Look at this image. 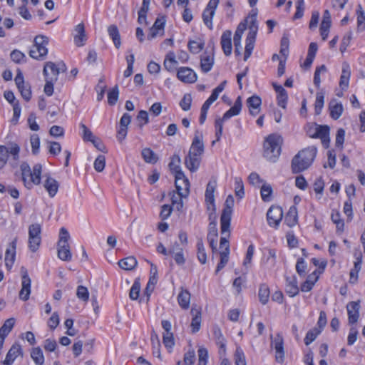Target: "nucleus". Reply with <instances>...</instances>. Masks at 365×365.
Masks as SVG:
<instances>
[{
    "instance_id": "aec40b11",
    "label": "nucleus",
    "mask_w": 365,
    "mask_h": 365,
    "mask_svg": "<svg viewBox=\"0 0 365 365\" xmlns=\"http://www.w3.org/2000/svg\"><path fill=\"white\" fill-rule=\"evenodd\" d=\"M222 51L225 56H229L232 53V31L226 30L221 36L220 41Z\"/></svg>"
},
{
    "instance_id": "13d9d810",
    "label": "nucleus",
    "mask_w": 365,
    "mask_h": 365,
    "mask_svg": "<svg viewBox=\"0 0 365 365\" xmlns=\"http://www.w3.org/2000/svg\"><path fill=\"white\" fill-rule=\"evenodd\" d=\"M241 31H235L233 41H234V46H235V53L236 55H240L241 54V49H242V45H241V38L242 36L240 35Z\"/></svg>"
},
{
    "instance_id": "680f3d73",
    "label": "nucleus",
    "mask_w": 365,
    "mask_h": 365,
    "mask_svg": "<svg viewBox=\"0 0 365 365\" xmlns=\"http://www.w3.org/2000/svg\"><path fill=\"white\" fill-rule=\"evenodd\" d=\"M357 25L359 29L364 30L365 29V14L360 4L358 5L357 10Z\"/></svg>"
},
{
    "instance_id": "3c124183",
    "label": "nucleus",
    "mask_w": 365,
    "mask_h": 365,
    "mask_svg": "<svg viewBox=\"0 0 365 365\" xmlns=\"http://www.w3.org/2000/svg\"><path fill=\"white\" fill-rule=\"evenodd\" d=\"M289 38L287 36L284 35L280 42V53L285 59H287L289 54Z\"/></svg>"
},
{
    "instance_id": "423d86ee",
    "label": "nucleus",
    "mask_w": 365,
    "mask_h": 365,
    "mask_svg": "<svg viewBox=\"0 0 365 365\" xmlns=\"http://www.w3.org/2000/svg\"><path fill=\"white\" fill-rule=\"evenodd\" d=\"M234 205V198L232 195H228L225 202V207L220 217L221 232L225 234L230 227V222L232 213V207Z\"/></svg>"
},
{
    "instance_id": "a878e982",
    "label": "nucleus",
    "mask_w": 365,
    "mask_h": 365,
    "mask_svg": "<svg viewBox=\"0 0 365 365\" xmlns=\"http://www.w3.org/2000/svg\"><path fill=\"white\" fill-rule=\"evenodd\" d=\"M286 292L292 297L298 294L299 287L295 276L286 277Z\"/></svg>"
},
{
    "instance_id": "1a4fd4ad",
    "label": "nucleus",
    "mask_w": 365,
    "mask_h": 365,
    "mask_svg": "<svg viewBox=\"0 0 365 365\" xmlns=\"http://www.w3.org/2000/svg\"><path fill=\"white\" fill-rule=\"evenodd\" d=\"M219 3L220 0H210L202 14L204 24L210 30L213 28L212 19L215 14V11Z\"/></svg>"
},
{
    "instance_id": "a18cd8bd",
    "label": "nucleus",
    "mask_w": 365,
    "mask_h": 365,
    "mask_svg": "<svg viewBox=\"0 0 365 365\" xmlns=\"http://www.w3.org/2000/svg\"><path fill=\"white\" fill-rule=\"evenodd\" d=\"M31 357L36 365H42L44 362V356L40 347H36L31 350Z\"/></svg>"
},
{
    "instance_id": "9b49d317",
    "label": "nucleus",
    "mask_w": 365,
    "mask_h": 365,
    "mask_svg": "<svg viewBox=\"0 0 365 365\" xmlns=\"http://www.w3.org/2000/svg\"><path fill=\"white\" fill-rule=\"evenodd\" d=\"M271 346L275 351V359L282 364L284 359V339L281 333H277L274 339L271 341Z\"/></svg>"
},
{
    "instance_id": "c03bdc74",
    "label": "nucleus",
    "mask_w": 365,
    "mask_h": 365,
    "mask_svg": "<svg viewBox=\"0 0 365 365\" xmlns=\"http://www.w3.org/2000/svg\"><path fill=\"white\" fill-rule=\"evenodd\" d=\"M250 19L249 33L247 36H256L258 31V25L257 21V13L250 14L248 17Z\"/></svg>"
},
{
    "instance_id": "603ef678",
    "label": "nucleus",
    "mask_w": 365,
    "mask_h": 365,
    "mask_svg": "<svg viewBox=\"0 0 365 365\" xmlns=\"http://www.w3.org/2000/svg\"><path fill=\"white\" fill-rule=\"evenodd\" d=\"M321 332V329H319L318 328L316 327L308 331L304 338V344L307 346L309 345L312 341L315 340V339Z\"/></svg>"
},
{
    "instance_id": "69168bd1",
    "label": "nucleus",
    "mask_w": 365,
    "mask_h": 365,
    "mask_svg": "<svg viewBox=\"0 0 365 365\" xmlns=\"http://www.w3.org/2000/svg\"><path fill=\"white\" fill-rule=\"evenodd\" d=\"M198 353V363L197 365H207L208 352L207 349L201 347L197 351Z\"/></svg>"
},
{
    "instance_id": "412c9836",
    "label": "nucleus",
    "mask_w": 365,
    "mask_h": 365,
    "mask_svg": "<svg viewBox=\"0 0 365 365\" xmlns=\"http://www.w3.org/2000/svg\"><path fill=\"white\" fill-rule=\"evenodd\" d=\"M272 86L277 93V105L284 109L286 108L288 100V94L287 91L282 86L278 85L276 83H272Z\"/></svg>"
},
{
    "instance_id": "e2e57ef3",
    "label": "nucleus",
    "mask_w": 365,
    "mask_h": 365,
    "mask_svg": "<svg viewBox=\"0 0 365 365\" xmlns=\"http://www.w3.org/2000/svg\"><path fill=\"white\" fill-rule=\"evenodd\" d=\"M316 135L314 138H324L329 135V128L327 125H320L317 124Z\"/></svg>"
},
{
    "instance_id": "7ed1b4c3",
    "label": "nucleus",
    "mask_w": 365,
    "mask_h": 365,
    "mask_svg": "<svg viewBox=\"0 0 365 365\" xmlns=\"http://www.w3.org/2000/svg\"><path fill=\"white\" fill-rule=\"evenodd\" d=\"M20 170L24 184L28 189L32 188L34 185H39L41 183L42 171V165L41 164L37 163L34 165L31 170L27 163H22L20 165Z\"/></svg>"
},
{
    "instance_id": "2eb2a0df",
    "label": "nucleus",
    "mask_w": 365,
    "mask_h": 365,
    "mask_svg": "<svg viewBox=\"0 0 365 365\" xmlns=\"http://www.w3.org/2000/svg\"><path fill=\"white\" fill-rule=\"evenodd\" d=\"M346 309L349 324H356L359 317L360 302H351L347 304Z\"/></svg>"
},
{
    "instance_id": "4c0bfd02",
    "label": "nucleus",
    "mask_w": 365,
    "mask_h": 365,
    "mask_svg": "<svg viewBox=\"0 0 365 365\" xmlns=\"http://www.w3.org/2000/svg\"><path fill=\"white\" fill-rule=\"evenodd\" d=\"M137 264L138 262L133 256L125 257L118 262L119 267L125 270H132Z\"/></svg>"
},
{
    "instance_id": "37998d69",
    "label": "nucleus",
    "mask_w": 365,
    "mask_h": 365,
    "mask_svg": "<svg viewBox=\"0 0 365 365\" xmlns=\"http://www.w3.org/2000/svg\"><path fill=\"white\" fill-rule=\"evenodd\" d=\"M15 324V319L9 318L6 319L1 328L0 329V336H4L5 339L6 336L9 334V332L12 330L13 327Z\"/></svg>"
},
{
    "instance_id": "2f4dec72",
    "label": "nucleus",
    "mask_w": 365,
    "mask_h": 365,
    "mask_svg": "<svg viewBox=\"0 0 365 365\" xmlns=\"http://www.w3.org/2000/svg\"><path fill=\"white\" fill-rule=\"evenodd\" d=\"M43 187L48 192L50 197L56 195L58 189V182L53 178L48 177L44 182Z\"/></svg>"
},
{
    "instance_id": "a211bd4d",
    "label": "nucleus",
    "mask_w": 365,
    "mask_h": 365,
    "mask_svg": "<svg viewBox=\"0 0 365 365\" xmlns=\"http://www.w3.org/2000/svg\"><path fill=\"white\" fill-rule=\"evenodd\" d=\"M218 232L217 222L215 220L211 221L208 225L207 240L212 252L217 251V241Z\"/></svg>"
},
{
    "instance_id": "052dcab7",
    "label": "nucleus",
    "mask_w": 365,
    "mask_h": 365,
    "mask_svg": "<svg viewBox=\"0 0 365 365\" xmlns=\"http://www.w3.org/2000/svg\"><path fill=\"white\" fill-rule=\"evenodd\" d=\"M213 335L216 340L217 344L221 348L225 346V339L223 336L221 329L219 327H215L213 330Z\"/></svg>"
},
{
    "instance_id": "8fccbe9b",
    "label": "nucleus",
    "mask_w": 365,
    "mask_h": 365,
    "mask_svg": "<svg viewBox=\"0 0 365 365\" xmlns=\"http://www.w3.org/2000/svg\"><path fill=\"white\" fill-rule=\"evenodd\" d=\"M222 237L220 238V249L221 250L220 252H230V243L228 241V238L230 236V227L228 228V230L226 233L223 234L221 232Z\"/></svg>"
},
{
    "instance_id": "f03ea898",
    "label": "nucleus",
    "mask_w": 365,
    "mask_h": 365,
    "mask_svg": "<svg viewBox=\"0 0 365 365\" xmlns=\"http://www.w3.org/2000/svg\"><path fill=\"white\" fill-rule=\"evenodd\" d=\"M282 138L277 134H270L263 144V156L270 162H276L281 154Z\"/></svg>"
},
{
    "instance_id": "864d4df0",
    "label": "nucleus",
    "mask_w": 365,
    "mask_h": 365,
    "mask_svg": "<svg viewBox=\"0 0 365 365\" xmlns=\"http://www.w3.org/2000/svg\"><path fill=\"white\" fill-rule=\"evenodd\" d=\"M180 158L178 155H173L169 163V168L171 170L175 172V175L178 172H182L180 167Z\"/></svg>"
},
{
    "instance_id": "f3484780",
    "label": "nucleus",
    "mask_w": 365,
    "mask_h": 365,
    "mask_svg": "<svg viewBox=\"0 0 365 365\" xmlns=\"http://www.w3.org/2000/svg\"><path fill=\"white\" fill-rule=\"evenodd\" d=\"M23 351L21 345L14 344L6 354L4 361L0 362V365H12L18 356L22 355Z\"/></svg>"
},
{
    "instance_id": "a19ab883",
    "label": "nucleus",
    "mask_w": 365,
    "mask_h": 365,
    "mask_svg": "<svg viewBox=\"0 0 365 365\" xmlns=\"http://www.w3.org/2000/svg\"><path fill=\"white\" fill-rule=\"evenodd\" d=\"M256 36H247L244 61H247L251 56L255 47Z\"/></svg>"
},
{
    "instance_id": "6e6552de",
    "label": "nucleus",
    "mask_w": 365,
    "mask_h": 365,
    "mask_svg": "<svg viewBox=\"0 0 365 365\" xmlns=\"http://www.w3.org/2000/svg\"><path fill=\"white\" fill-rule=\"evenodd\" d=\"M66 69V67L63 63L56 64L53 62L48 61L46 63L43 68L45 79L56 81L60 72H64Z\"/></svg>"
},
{
    "instance_id": "c756f323",
    "label": "nucleus",
    "mask_w": 365,
    "mask_h": 365,
    "mask_svg": "<svg viewBox=\"0 0 365 365\" xmlns=\"http://www.w3.org/2000/svg\"><path fill=\"white\" fill-rule=\"evenodd\" d=\"M214 64V58L213 55H209L206 52H205L200 58V67L202 71L204 73L209 72Z\"/></svg>"
},
{
    "instance_id": "cd10ccee",
    "label": "nucleus",
    "mask_w": 365,
    "mask_h": 365,
    "mask_svg": "<svg viewBox=\"0 0 365 365\" xmlns=\"http://www.w3.org/2000/svg\"><path fill=\"white\" fill-rule=\"evenodd\" d=\"M197 133L193 138L189 152H192L197 155L202 156L204 153V145L202 140V135Z\"/></svg>"
},
{
    "instance_id": "5701e85b",
    "label": "nucleus",
    "mask_w": 365,
    "mask_h": 365,
    "mask_svg": "<svg viewBox=\"0 0 365 365\" xmlns=\"http://www.w3.org/2000/svg\"><path fill=\"white\" fill-rule=\"evenodd\" d=\"M192 316L191 322L192 332L196 333L200 329L201 324V309L200 308L192 307L190 311Z\"/></svg>"
},
{
    "instance_id": "473e14b6",
    "label": "nucleus",
    "mask_w": 365,
    "mask_h": 365,
    "mask_svg": "<svg viewBox=\"0 0 365 365\" xmlns=\"http://www.w3.org/2000/svg\"><path fill=\"white\" fill-rule=\"evenodd\" d=\"M178 64V62L175 59V55L174 52H168L165 56V58L163 62L165 68L169 72H173Z\"/></svg>"
},
{
    "instance_id": "4be33fe9",
    "label": "nucleus",
    "mask_w": 365,
    "mask_h": 365,
    "mask_svg": "<svg viewBox=\"0 0 365 365\" xmlns=\"http://www.w3.org/2000/svg\"><path fill=\"white\" fill-rule=\"evenodd\" d=\"M21 286L19 297L21 299L26 301L29 299L31 293V279L26 272L22 275Z\"/></svg>"
},
{
    "instance_id": "09e8293b",
    "label": "nucleus",
    "mask_w": 365,
    "mask_h": 365,
    "mask_svg": "<svg viewBox=\"0 0 365 365\" xmlns=\"http://www.w3.org/2000/svg\"><path fill=\"white\" fill-rule=\"evenodd\" d=\"M197 258L202 264H205L207 261V255L202 239H198L197 242Z\"/></svg>"
},
{
    "instance_id": "de8ad7c7",
    "label": "nucleus",
    "mask_w": 365,
    "mask_h": 365,
    "mask_svg": "<svg viewBox=\"0 0 365 365\" xmlns=\"http://www.w3.org/2000/svg\"><path fill=\"white\" fill-rule=\"evenodd\" d=\"M331 219L336 225V232L341 233L344 229V220L341 219L340 213L339 212H332Z\"/></svg>"
},
{
    "instance_id": "4468645a",
    "label": "nucleus",
    "mask_w": 365,
    "mask_h": 365,
    "mask_svg": "<svg viewBox=\"0 0 365 365\" xmlns=\"http://www.w3.org/2000/svg\"><path fill=\"white\" fill-rule=\"evenodd\" d=\"M165 19L163 16L156 19L154 24L150 29L148 34V39L152 40L158 36H163L165 29Z\"/></svg>"
},
{
    "instance_id": "b1692460",
    "label": "nucleus",
    "mask_w": 365,
    "mask_h": 365,
    "mask_svg": "<svg viewBox=\"0 0 365 365\" xmlns=\"http://www.w3.org/2000/svg\"><path fill=\"white\" fill-rule=\"evenodd\" d=\"M261 104L262 100L258 96H252L247 100V105L249 108L250 113L252 115L258 114Z\"/></svg>"
},
{
    "instance_id": "49530a36",
    "label": "nucleus",
    "mask_w": 365,
    "mask_h": 365,
    "mask_svg": "<svg viewBox=\"0 0 365 365\" xmlns=\"http://www.w3.org/2000/svg\"><path fill=\"white\" fill-rule=\"evenodd\" d=\"M324 103V93L323 91L317 92L314 103V111L316 115H319L322 110Z\"/></svg>"
},
{
    "instance_id": "7c9ffc66",
    "label": "nucleus",
    "mask_w": 365,
    "mask_h": 365,
    "mask_svg": "<svg viewBox=\"0 0 365 365\" xmlns=\"http://www.w3.org/2000/svg\"><path fill=\"white\" fill-rule=\"evenodd\" d=\"M351 75L350 67L347 63L342 65L341 75L340 77L339 86L342 89H346L349 86Z\"/></svg>"
},
{
    "instance_id": "79ce46f5",
    "label": "nucleus",
    "mask_w": 365,
    "mask_h": 365,
    "mask_svg": "<svg viewBox=\"0 0 365 365\" xmlns=\"http://www.w3.org/2000/svg\"><path fill=\"white\" fill-rule=\"evenodd\" d=\"M269 294V289L267 284H262L259 286L258 297L260 302L262 304H266L268 302Z\"/></svg>"
},
{
    "instance_id": "39448f33",
    "label": "nucleus",
    "mask_w": 365,
    "mask_h": 365,
    "mask_svg": "<svg viewBox=\"0 0 365 365\" xmlns=\"http://www.w3.org/2000/svg\"><path fill=\"white\" fill-rule=\"evenodd\" d=\"M48 38L44 36H37L34 41V45L30 50L29 55L31 58L39 60L45 57L48 53L46 46Z\"/></svg>"
},
{
    "instance_id": "5fc2aeb1",
    "label": "nucleus",
    "mask_w": 365,
    "mask_h": 365,
    "mask_svg": "<svg viewBox=\"0 0 365 365\" xmlns=\"http://www.w3.org/2000/svg\"><path fill=\"white\" fill-rule=\"evenodd\" d=\"M261 196L262 199L267 202L270 200V196L272 193V189L270 185L267 183H263L261 187Z\"/></svg>"
},
{
    "instance_id": "c9c22d12",
    "label": "nucleus",
    "mask_w": 365,
    "mask_h": 365,
    "mask_svg": "<svg viewBox=\"0 0 365 365\" xmlns=\"http://www.w3.org/2000/svg\"><path fill=\"white\" fill-rule=\"evenodd\" d=\"M242 109V98L238 96L235 104L223 115V119H229L230 118L237 115L240 113Z\"/></svg>"
},
{
    "instance_id": "0eeeda50",
    "label": "nucleus",
    "mask_w": 365,
    "mask_h": 365,
    "mask_svg": "<svg viewBox=\"0 0 365 365\" xmlns=\"http://www.w3.org/2000/svg\"><path fill=\"white\" fill-rule=\"evenodd\" d=\"M41 232L40 224L34 223L29 227V247L33 252H35L41 245Z\"/></svg>"
},
{
    "instance_id": "f704fd0d",
    "label": "nucleus",
    "mask_w": 365,
    "mask_h": 365,
    "mask_svg": "<svg viewBox=\"0 0 365 365\" xmlns=\"http://www.w3.org/2000/svg\"><path fill=\"white\" fill-rule=\"evenodd\" d=\"M108 33L110 38L113 40L115 46L119 48L121 45L120 35L117 26L112 24L108 27Z\"/></svg>"
},
{
    "instance_id": "e433bc0d",
    "label": "nucleus",
    "mask_w": 365,
    "mask_h": 365,
    "mask_svg": "<svg viewBox=\"0 0 365 365\" xmlns=\"http://www.w3.org/2000/svg\"><path fill=\"white\" fill-rule=\"evenodd\" d=\"M297 220L298 215L297 207L292 206L285 216L284 222L289 227H292L297 223Z\"/></svg>"
},
{
    "instance_id": "9d476101",
    "label": "nucleus",
    "mask_w": 365,
    "mask_h": 365,
    "mask_svg": "<svg viewBox=\"0 0 365 365\" xmlns=\"http://www.w3.org/2000/svg\"><path fill=\"white\" fill-rule=\"evenodd\" d=\"M175 184L177 192L180 197H187L188 195L190 182L182 172H178L175 175Z\"/></svg>"
},
{
    "instance_id": "ddd939ff",
    "label": "nucleus",
    "mask_w": 365,
    "mask_h": 365,
    "mask_svg": "<svg viewBox=\"0 0 365 365\" xmlns=\"http://www.w3.org/2000/svg\"><path fill=\"white\" fill-rule=\"evenodd\" d=\"M178 78L185 83H193L197 81L196 73L189 67H180L177 72Z\"/></svg>"
},
{
    "instance_id": "0e129e2a",
    "label": "nucleus",
    "mask_w": 365,
    "mask_h": 365,
    "mask_svg": "<svg viewBox=\"0 0 365 365\" xmlns=\"http://www.w3.org/2000/svg\"><path fill=\"white\" fill-rule=\"evenodd\" d=\"M30 143L32 148V153L36 155L39 150L40 139L38 134H32L30 137Z\"/></svg>"
},
{
    "instance_id": "774afa93",
    "label": "nucleus",
    "mask_w": 365,
    "mask_h": 365,
    "mask_svg": "<svg viewBox=\"0 0 365 365\" xmlns=\"http://www.w3.org/2000/svg\"><path fill=\"white\" fill-rule=\"evenodd\" d=\"M235 365H246L245 356L241 348L237 347L235 354Z\"/></svg>"
},
{
    "instance_id": "bf43d9fd",
    "label": "nucleus",
    "mask_w": 365,
    "mask_h": 365,
    "mask_svg": "<svg viewBox=\"0 0 365 365\" xmlns=\"http://www.w3.org/2000/svg\"><path fill=\"white\" fill-rule=\"evenodd\" d=\"M76 296L79 299L82 300L83 302H88L89 299V292L88 289L82 285L78 286L77 287Z\"/></svg>"
},
{
    "instance_id": "dca6fc26",
    "label": "nucleus",
    "mask_w": 365,
    "mask_h": 365,
    "mask_svg": "<svg viewBox=\"0 0 365 365\" xmlns=\"http://www.w3.org/2000/svg\"><path fill=\"white\" fill-rule=\"evenodd\" d=\"M17 238L15 237L14 240L9 244V247L5 253V265L8 269H11L16 258V249Z\"/></svg>"
},
{
    "instance_id": "393cba45",
    "label": "nucleus",
    "mask_w": 365,
    "mask_h": 365,
    "mask_svg": "<svg viewBox=\"0 0 365 365\" xmlns=\"http://www.w3.org/2000/svg\"><path fill=\"white\" fill-rule=\"evenodd\" d=\"M217 186V182L215 180L210 181L206 187L205 190V201L208 205L207 208L210 209L209 205H215V196L214 192Z\"/></svg>"
},
{
    "instance_id": "20e7f679",
    "label": "nucleus",
    "mask_w": 365,
    "mask_h": 365,
    "mask_svg": "<svg viewBox=\"0 0 365 365\" xmlns=\"http://www.w3.org/2000/svg\"><path fill=\"white\" fill-rule=\"evenodd\" d=\"M70 235L67 230L61 227L59 233V240L58 242V257L63 261H71L72 255L70 250L68 240Z\"/></svg>"
},
{
    "instance_id": "ea45409f",
    "label": "nucleus",
    "mask_w": 365,
    "mask_h": 365,
    "mask_svg": "<svg viewBox=\"0 0 365 365\" xmlns=\"http://www.w3.org/2000/svg\"><path fill=\"white\" fill-rule=\"evenodd\" d=\"M205 42L198 38L197 40H190L187 43L189 51L192 53H200L204 48Z\"/></svg>"
},
{
    "instance_id": "f8f14e48",
    "label": "nucleus",
    "mask_w": 365,
    "mask_h": 365,
    "mask_svg": "<svg viewBox=\"0 0 365 365\" xmlns=\"http://www.w3.org/2000/svg\"><path fill=\"white\" fill-rule=\"evenodd\" d=\"M283 217L282 209L279 206H272L267 211V219L270 226L277 227Z\"/></svg>"
},
{
    "instance_id": "58836bf2",
    "label": "nucleus",
    "mask_w": 365,
    "mask_h": 365,
    "mask_svg": "<svg viewBox=\"0 0 365 365\" xmlns=\"http://www.w3.org/2000/svg\"><path fill=\"white\" fill-rule=\"evenodd\" d=\"M141 155L147 163L155 164L158 160V155L150 148H143L141 151Z\"/></svg>"
},
{
    "instance_id": "4d7b16f0",
    "label": "nucleus",
    "mask_w": 365,
    "mask_h": 365,
    "mask_svg": "<svg viewBox=\"0 0 365 365\" xmlns=\"http://www.w3.org/2000/svg\"><path fill=\"white\" fill-rule=\"evenodd\" d=\"M140 291V283L136 280L133 284V285L130 288V290L129 297H130V299H132V300L138 299L139 297Z\"/></svg>"
},
{
    "instance_id": "6ab92c4d",
    "label": "nucleus",
    "mask_w": 365,
    "mask_h": 365,
    "mask_svg": "<svg viewBox=\"0 0 365 365\" xmlns=\"http://www.w3.org/2000/svg\"><path fill=\"white\" fill-rule=\"evenodd\" d=\"M200 161L201 156L192 153V152H189L185 158V166L192 173L195 172L199 168Z\"/></svg>"
},
{
    "instance_id": "bb28decb",
    "label": "nucleus",
    "mask_w": 365,
    "mask_h": 365,
    "mask_svg": "<svg viewBox=\"0 0 365 365\" xmlns=\"http://www.w3.org/2000/svg\"><path fill=\"white\" fill-rule=\"evenodd\" d=\"M329 110L330 111V116L333 119L337 120L341 115L344 108L341 103H339L336 101V100L333 99L329 104Z\"/></svg>"
},
{
    "instance_id": "6e6d98bb",
    "label": "nucleus",
    "mask_w": 365,
    "mask_h": 365,
    "mask_svg": "<svg viewBox=\"0 0 365 365\" xmlns=\"http://www.w3.org/2000/svg\"><path fill=\"white\" fill-rule=\"evenodd\" d=\"M118 86L113 87L108 93V103L110 106L116 103L118 98Z\"/></svg>"
},
{
    "instance_id": "338daca9",
    "label": "nucleus",
    "mask_w": 365,
    "mask_h": 365,
    "mask_svg": "<svg viewBox=\"0 0 365 365\" xmlns=\"http://www.w3.org/2000/svg\"><path fill=\"white\" fill-rule=\"evenodd\" d=\"M235 195L239 198H242L244 196V185L243 182L240 178H235Z\"/></svg>"
},
{
    "instance_id": "f257e3e1",
    "label": "nucleus",
    "mask_w": 365,
    "mask_h": 365,
    "mask_svg": "<svg viewBox=\"0 0 365 365\" xmlns=\"http://www.w3.org/2000/svg\"><path fill=\"white\" fill-rule=\"evenodd\" d=\"M317 155V148L308 147L299 151L292 160V170L298 173L307 170L313 163Z\"/></svg>"
},
{
    "instance_id": "72a5a7b5",
    "label": "nucleus",
    "mask_w": 365,
    "mask_h": 365,
    "mask_svg": "<svg viewBox=\"0 0 365 365\" xmlns=\"http://www.w3.org/2000/svg\"><path fill=\"white\" fill-rule=\"evenodd\" d=\"M178 302L180 307L183 309H187L190 303V293L187 289L182 288L178 296Z\"/></svg>"
},
{
    "instance_id": "c85d7f7f",
    "label": "nucleus",
    "mask_w": 365,
    "mask_h": 365,
    "mask_svg": "<svg viewBox=\"0 0 365 365\" xmlns=\"http://www.w3.org/2000/svg\"><path fill=\"white\" fill-rule=\"evenodd\" d=\"M76 34L74 36V41L76 46H82L86 41V35L85 34V28L83 24H78L75 28Z\"/></svg>"
}]
</instances>
